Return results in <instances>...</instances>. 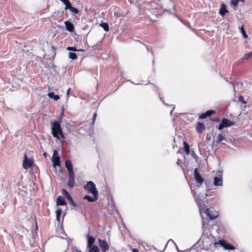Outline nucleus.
<instances>
[{"instance_id":"nucleus-1","label":"nucleus","mask_w":252,"mask_h":252,"mask_svg":"<svg viewBox=\"0 0 252 252\" xmlns=\"http://www.w3.org/2000/svg\"><path fill=\"white\" fill-rule=\"evenodd\" d=\"M51 129L53 136L54 137L59 139V135L60 134L63 138H64V135L61 129V125L59 122H55L53 123L51 126Z\"/></svg>"},{"instance_id":"nucleus-2","label":"nucleus","mask_w":252,"mask_h":252,"mask_svg":"<svg viewBox=\"0 0 252 252\" xmlns=\"http://www.w3.org/2000/svg\"><path fill=\"white\" fill-rule=\"evenodd\" d=\"M84 188L89 193L98 195V191L96 189L95 185L92 181L88 182L87 184L84 186Z\"/></svg>"},{"instance_id":"nucleus-3","label":"nucleus","mask_w":252,"mask_h":252,"mask_svg":"<svg viewBox=\"0 0 252 252\" xmlns=\"http://www.w3.org/2000/svg\"><path fill=\"white\" fill-rule=\"evenodd\" d=\"M213 245L217 247L218 246L220 245L222 247H223L225 250H233L235 249L234 247L232 246L231 245L228 244L225 240H220L218 242H215L213 243Z\"/></svg>"},{"instance_id":"nucleus-4","label":"nucleus","mask_w":252,"mask_h":252,"mask_svg":"<svg viewBox=\"0 0 252 252\" xmlns=\"http://www.w3.org/2000/svg\"><path fill=\"white\" fill-rule=\"evenodd\" d=\"M235 124V123L228 120L226 118H223L220 122L219 126V129L221 130L224 127L232 126Z\"/></svg>"},{"instance_id":"nucleus-5","label":"nucleus","mask_w":252,"mask_h":252,"mask_svg":"<svg viewBox=\"0 0 252 252\" xmlns=\"http://www.w3.org/2000/svg\"><path fill=\"white\" fill-rule=\"evenodd\" d=\"M33 161L31 158H28L26 154H25L23 161V167L24 169H28L32 167Z\"/></svg>"},{"instance_id":"nucleus-6","label":"nucleus","mask_w":252,"mask_h":252,"mask_svg":"<svg viewBox=\"0 0 252 252\" xmlns=\"http://www.w3.org/2000/svg\"><path fill=\"white\" fill-rule=\"evenodd\" d=\"M52 161L54 166L60 165V157L58 156V151L56 150H54Z\"/></svg>"},{"instance_id":"nucleus-7","label":"nucleus","mask_w":252,"mask_h":252,"mask_svg":"<svg viewBox=\"0 0 252 252\" xmlns=\"http://www.w3.org/2000/svg\"><path fill=\"white\" fill-rule=\"evenodd\" d=\"M99 245L102 252H106L109 250V246L105 240H102L100 239H98Z\"/></svg>"},{"instance_id":"nucleus-8","label":"nucleus","mask_w":252,"mask_h":252,"mask_svg":"<svg viewBox=\"0 0 252 252\" xmlns=\"http://www.w3.org/2000/svg\"><path fill=\"white\" fill-rule=\"evenodd\" d=\"M194 178L195 180L197 181V182L200 185H201L203 183L204 180L200 175L199 173L198 172L197 168L194 169Z\"/></svg>"},{"instance_id":"nucleus-9","label":"nucleus","mask_w":252,"mask_h":252,"mask_svg":"<svg viewBox=\"0 0 252 252\" xmlns=\"http://www.w3.org/2000/svg\"><path fill=\"white\" fill-rule=\"evenodd\" d=\"M68 180L67 181V186L70 188H73L74 187V174H68Z\"/></svg>"},{"instance_id":"nucleus-10","label":"nucleus","mask_w":252,"mask_h":252,"mask_svg":"<svg viewBox=\"0 0 252 252\" xmlns=\"http://www.w3.org/2000/svg\"><path fill=\"white\" fill-rule=\"evenodd\" d=\"M214 184L216 186H222V175H219V177H215L214 179Z\"/></svg>"},{"instance_id":"nucleus-11","label":"nucleus","mask_w":252,"mask_h":252,"mask_svg":"<svg viewBox=\"0 0 252 252\" xmlns=\"http://www.w3.org/2000/svg\"><path fill=\"white\" fill-rule=\"evenodd\" d=\"M65 166L68 170V174L74 173L73 166L70 160H67L65 161Z\"/></svg>"},{"instance_id":"nucleus-12","label":"nucleus","mask_w":252,"mask_h":252,"mask_svg":"<svg viewBox=\"0 0 252 252\" xmlns=\"http://www.w3.org/2000/svg\"><path fill=\"white\" fill-rule=\"evenodd\" d=\"M228 12V11L227 10L225 4L224 3H221L220 9L219 10L220 14L223 17Z\"/></svg>"},{"instance_id":"nucleus-13","label":"nucleus","mask_w":252,"mask_h":252,"mask_svg":"<svg viewBox=\"0 0 252 252\" xmlns=\"http://www.w3.org/2000/svg\"><path fill=\"white\" fill-rule=\"evenodd\" d=\"M225 139V137L221 134H219L216 140L214 141L213 144L215 146H218V144L221 143L222 141Z\"/></svg>"},{"instance_id":"nucleus-14","label":"nucleus","mask_w":252,"mask_h":252,"mask_svg":"<svg viewBox=\"0 0 252 252\" xmlns=\"http://www.w3.org/2000/svg\"><path fill=\"white\" fill-rule=\"evenodd\" d=\"M65 26L67 31L70 32H73L74 30L73 25L68 21L64 22Z\"/></svg>"},{"instance_id":"nucleus-15","label":"nucleus","mask_w":252,"mask_h":252,"mask_svg":"<svg viewBox=\"0 0 252 252\" xmlns=\"http://www.w3.org/2000/svg\"><path fill=\"white\" fill-rule=\"evenodd\" d=\"M63 193L66 197L67 199L69 201L70 203L73 206H75V204L74 202L73 199L72 198L71 196L70 195L69 193L67 191H66L65 189L63 190Z\"/></svg>"},{"instance_id":"nucleus-16","label":"nucleus","mask_w":252,"mask_h":252,"mask_svg":"<svg viewBox=\"0 0 252 252\" xmlns=\"http://www.w3.org/2000/svg\"><path fill=\"white\" fill-rule=\"evenodd\" d=\"M94 197H92L89 195H86L84 196V199L87 200L89 202H94L96 201L98 198V195L97 194H93Z\"/></svg>"},{"instance_id":"nucleus-17","label":"nucleus","mask_w":252,"mask_h":252,"mask_svg":"<svg viewBox=\"0 0 252 252\" xmlns=\"http://www.w3.org/2000/svg\"><path fill=\"white\" fill-rule=\"evenodd\" d=\"M66 203L63 197L62 196H59L57 199V205H65Z\"/></svg>"},{"instance_id":"nucleus-18","label":"nucleus","mask_w":252,"mask_h":252,"mask_svg":"<svg viewBox=\"0 0 252 252\" xmlns=\"http://www.w3.org/2000/svg\"><path fill=\"white\" fill-rule=\"evenodd\" d=\"M87 237L88 238L87 247L93 246L94 245V243L95 242V238L89 236V235H88Z\"/></svg>"},{"instance_id":"nucleus-19","label":"nucleus","mask_w":252,"mask_h":252,"mask_svg":"<svg viewBox=\"0 0 252 252\" xmlns=\"http://www.w3.org/2000/svg\"><path fill=\"white\" fill-rule=\"evenodd\" d=\"M196 130L198 133H201L202 131L205 129L204 125L201 123L198 122L196 125Z\"/></svg>"},{"instance_id":"nucleus-20","label":"nucleus","mask_w":252,"mask_h":252,"mask_svg":"<svg viewBox=\"0 0 252 252\" xmlns=\"http://www.w3.org/2000/svg\"><path fill=\"white\" fill-rule=\"evenodd\" d=\"M206 213L209 217L211 220L215 219L218 217L217 213H216L214 214H211V212L208 209H206Z\"/></svg>"},{"instance_id":"nucleus-21","label":"nucleus","mask_w":252,"mask_h":252,"mask_svg":"<svg viewBox=\"0 0 252 252\" xmlns=\"http://www.w3.org/2000/svg\"><path fill=\"white\" fill-rule=\"evenodd\" d=\"M87 248L89 249L88 252H99L100 251L99 248L96 245H94L93 246Z\"/></svg>"},{"instance_id":"nucleus-22","label":"nucleus","mask_w":252,"mask_h":252,"mask_svg":"<svg viewBox=\"0 0 252 252\" xmlns=\"http://www.w3.org/2000/svg\"><path fill=\"white\" fill-rule=\"evenodd\" d=\"M48 96L51 98H53L55 100H58L60 99V96L57 94H55L53 92L49 93Z\"/></svg>"},{"instance_id":"nucleus-23","label":"nucleus","mask_w":252,"mask_h":252,"mask_svg":"<svg viewBox=\"0 0 252 252\" xmlns=\"http://www.w3.org/2000/svg\"><path fill=\"white\" fill-rule=\"evenodd\" d=\"M63 3V4L65 5V9L67 10L68 9V8L70 7V5H71L69 0H60Z\"/></svg>"},{"instance_id":"nucleus-24","label":"nucleus","mask_w":252,"mask_h":252,"mask_svg":"<svg viewBox=\"0 0 252 252\" xmlns=\"http://www.w3.org/2000/svg\"><path fill=\"white\" fill-rule=\"evenodd\" d=\"M100 26L103 28V29L108 32L109 30V25L107 23H102L100 24Z\"/></svg>"},{"instance_id":"nucleus-25","label":"nucleus","mask_w":252,"mask_h":252,"mask_svg":"<svg viewBox=\"0 0 252 252\" xmlns=\"http://www.w3.org/2000/svg\"><path fill=\"white\" fill-rule=\"evenodd\" d=\"M252 58V52H250L248 53L245 54L243 57L242 58V60H249V59Z\"/></svg>"},{"instance_id":"nucleus-26","label":"nucleus","mask_w":252,"mask_h":252,"mask_svg":"<svg viewBox=\"0 0 252 252\" xmlns=\"http://www.w3.org/2000/svg\"><path fill=\"white\" fill-rule=\"evenodd\" d=\"M62 211L61 208H59L56 211V219L59 221H60V216L62 213Z\"/></svg>"},{"instance_id":"nucleus-27","label":"nucleus","mask_w":252,"mask_h":252,"mask_svg":"<svg viewBox=\"0 0 252 252\" xmlns=\"http://www.w3.org/2000/svg\"><path fill=\"white\" fill-rule=\"evenodd\" d=\"M184 149L185 151L186 152L187 154H188V155L189 154V145L186 142H184Z\"/></svg>"},{"instance_id":"nucleus-28","label":"nucleus","mask_w":252,"mask_h":252,"mask_svg":"<svg viewBox=\"0 0 252 252\" xmlns=\"http://www.w3.org/2000/svg\"><path fill=\"white\" fill-rule=\"evenodd\" d=\"M68 9L70 10L71 12L74 14H78L79 13V10L75 7H72L71 5H70V7L68 8Z\"/></svg>"},{"instance_id":"nucleus-29","label":"nucleus","mask_w":252,"mask_h":252,"mask_svg":"<svg viewBox=\"0 0 252 252\" xmlns=\"http://www.w3.org/2000/svg\"><path fill=\"white\" fill-rule=\"evenodd\" d=\"M68 54L69 58L72 60H75L77 58L76 54L74 53L69 52Z\"/></svg>"},{"instance_id":"nucleus-30","label":"nucleus","mask_w":252,"mask_h":252,"mask_svg":"<svg viewBox=\"0 0 252 252\" xmlns=\"http://www.w3.org/2000/svg\"><path fill=\"white\" fill-rule=\"evenodd\" d=\"M238 0H232L231 1V5L236 7L238 4Z\"/></svg>"},{"instance_id":"nucleus-31","label":"nucleus","mask_w":252,"mask_h":252,"mask_svg":"<svg viewBox=\"0 0 252 252\" xmlns=\"http://www.w3.org/2000/svg\"><path fill=\"white\" fill-rule=\"evenodd\" d=\"M206 115L207 117L210 116L215 113V111L214 110H208L205 112Z\"/></svg>"},{"instance_id":"nucleus-32","label":"nucleus","mask_w":252,"mask_h":252,"mask_svg":"<svg viewBox=\"0 0 252 252\" xmlns=\"http://www.w3.org/2000/svg\"><path fill=\"white\" fill-rule=\"evenodd\" d=\"M241 32L242 33L243 36L244 38H247L248 37V35L246 34V33L245 32V30H244V28L243 27L241 28Z\"/></svg>"},{"instance_id":"nucleus-33","label":"nucleus","mask_w":252,"mask_h":252,"mask_svg":"<svg viewBox=\"0 0 252 252\" xmlns=\"http://www.w3.org/2000/svg\"><path fill=\"white\" fill-rule=\"evenodd\" d=\"M66 49L68 51H76L77 50L75 47H68Z\"/></svg>"},{"instance_id":"nucleus-34","label":"nucleus","mask_w":252,"mask_h":252,"mask_svg":"<svg viewBox=\"0 0 252 252\" xmlns=\"http://www.w3.org/2000/svg\"><path fill=\"white\" fill-rule=\"evenodd\" d=\"M207 115H206V113H203V114H201L200 116H199V118L200 119H205L206 118H207Z\"/></svg>"},{"instance_id":"nucleus-35","label":"nucleus","mask_w":252,"mask_h":252,"mask_svg":"<svg viewBox=\"0 0 252 252\" xmlns=\"http://www.w3.org/2000/svg\"><path fill=\"white\" fill-rule=\"evenodd\" d=\"M96 113H94V114H93V124H94V122H95V119H96Z\"/></svg>"},{"instance_id":"nucleus-36","label":"nucleus","mask_w":252,"mask_h":252,"mask_svg":"<svg viewBox=\"0 0 252 252\" xmlns=\"http://www.w3.org/2000/svg\"><path fill=\"white\" fill-rule=\"evenodd\" d=\"M239 99L240 101H242V103H246V101H245V100L243 101V97L242 96L239 97Z\"/></svg>"},{"instance_id":"nucleus-37","label":"nucleus","mask_w":252,"mask_h":252,"mask_svg":"<svg viewBox=\"0 0 252 252\" xmlns=\"http://www.w3.org/2000/svg\"><path fill=\"white\" fill-rule=\"evenodd\" d=\"M70 90V88H68V90H67V92H66V95L67 96H68L69 95Z\"/></svg>"},{"instance_id":"nucleus-38","label":"nucleus","mask_w":252,"mask_h":252,"mask_svg":"<svg viewBox=\"0 0 252 252\" xmlns=\"http://www.w3.org/2000/svg\"><path fill=\"white\" fill-rule=\"evenodd\" d=\"M133 252H139L138 250L136 249H133Z\"/></svg>"},{"instance_id":"nucleus-39","label":"nucleus","mask_w":252,"mask_h":252,"mask_svg":"<svg viewBox=\"0 0 252 252\" xmlns=\"http://www.w3.org/2000/svg\"><path fill=\"white\" fill-rule=\"evenodd\" d=\"M76 252H82L81 251H80V250H76Z\"/></svg>"},{"instance_id":"nucleus-40","label":"nucleus","mask_w":252,"mask_h":252,"mask_svg":"<svg viewBox=\"0 0 252 252\" xmlns=\"http://www.w3.org/2000/svg\"><path fill=\"white\" fill-rule=\"evenodd\" d=\"M238 0V2H239V1L244 2L245 0Z\"/></svg>"},{"instance_id":"nucleus-41","label":"nucleus","mask_w":252,"mask_h":252,"mask_svg":"<svg viewBox=\"0 0 252 252\" xmlns=\"http://www.w3.org/2000/svg\"><path fill=\"white\" fill-rule=\"evenodd\" d=\"M79 51H83L84 50L83 49H80Z\"/></svg>"},{"instance_id":"nucleus-42","label":"nucleus","mask_w":252,"mask_h":252,"mask_svg":"<svg viewBox=\"0 0 252 252\" xmlns=\"http://www.w3.org/2000/svg\"><path fill=\"white\" fill-rule=\"evenodd\" d=\"M206 138H208V139H210V138L208 137V136H206Z\"/></svg>"},{"instance_id":"nucleus-43","label":"nucleus","mask_w":252,"mask_h":252,"mask_svg":"<svg viewBox=\"0 0 252 252\" xmlns=\"http://www.w3.org/2000/svg\"><path fill=\"white\" fill-rule=\"evenodd\" d=\"M206 138H208V139H210V138L208 137V136H206Z\"/></svg>"},{"instance_id":"nucleus-44","label":"nucleus","mask_w":252,"mask_h":252,"mask_svg":"<svg viewBox=\"0 0 252 252\" xmlns=\"http://www.w3.org/2000/svg\"><path fill=\"white\" fill-rule=\"evenodd\" d=\"M206 138H208V139H210V138L208 137V136H206Z\"/></svg>"}]
</instances>
